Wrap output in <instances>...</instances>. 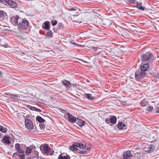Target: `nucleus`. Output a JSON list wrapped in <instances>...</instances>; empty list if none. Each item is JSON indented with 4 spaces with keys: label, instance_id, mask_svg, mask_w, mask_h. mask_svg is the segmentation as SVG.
Returning a JSON list of instances; mask_svg holds the SVG:
<instances>
[{
    "label": "nucleus",
    "instance_id": "nucleus-26",
    "mask_svg": "<svg viewBox=\"0 0 159 159\" xmlns=\"http://www.w3.org/2000/svg\"><path fill=\"white\" fill-rule=\"evenodd\" d=\"M70 149L71 151H75L78 150V149L74 145L70 147Z\"/></svg>",
    "mask_w": 159,
    "mask_h": 159
},
{
    "label": "nucleus",
    "instance_id": "nucleus-32",
    "mask_svg": "<svg viewBox=\"0 0 159 159\" xmlns=\"http://www.w3.org/2000/svg\"><path fill=\"white\" fill-rule=\"evenodd\" d=\"M79 153L82 154H86L88 153V152L86 151L85 150H81L79 152Z\"/></svg>",
    "mask_w": 159,
    "mask_h": 159
},
{
    "label": "nucleus",
    "instance_id": "nucleus-18",
    "mask_svg": "<svg viewBox=\"0 0 159 159\" xmlns=\"http://www.w3.org/2000/svg\"><path fill=\"white\" fill-rule=\"evenodd\" d=\"M61 83L65 86H70V83L69 81L65 80L62 81Z\"/></svg>",
    "mask_w": 159,
    "mask_h": 159
},
{
    "label": "nucleus",
    "instance_id": "nucleus-6",
    "mask_svg": "<svg viewBox=\"0 0 159 159\" xmlns=\"http://www.w3.org/2000/svg\"><path fill=\"white\" fill-rule=\"evenodd\" d=\"M25 122V126L28 129H32L33 128V125L31 120L26 119Z\"/></svg>",
    "mask_w": 159,
    "mask_h": 159
},
{
    "label": "nucleus",
    "instance_id": "nucleus-49",
    "mask_svg": "<svg viewBox=\"0 0 159 159\" xmlns=\"http://www.w3.org/2000/svg\"><path fill=\"white\" fill-rule=\"evenodd\" d=\"M0 77H2V74L1 72L0 71Z\"/></svg>",
    "mask_w": 159,
    "mask_h": 159
},
{
    "label": "nucleus",
    "instance_id": "nucleus-29",
    "mask_svg": "<svg viewBox=\"0 0 159 159\" xmlns=\"http://www.w3.org/2000/svg\"><path fill=\"white\" fill-rule=\"evenodd\" d=\"M17 154H18L20 156V155H22V154H25V152L23 151L20 149H19L17 150Z\"/></svg>",
    "mask_w": 159,
    "mask_h": 159
},
{
    "label": "nucleus",
    "instance_id": "nucleus-17",
    "mask_svg": "<svg viewBox=\"0 0 159 159\" xmlns=\"http://www.w3.org/2000/svg\"><path fill=\"white\" fill-rule=\"evenodd\" d=\"M85 97L87 99L91 100H93L95 99V98L92 96V95L90 94H86L85 95Z\"/></svg>",
    "mask_w": 159,
    "mask_h": 159
},
{
    "label": "nucleus",
    "instance_id": "nucleus-10",
    "mask_svg": "<svg viewBox=\"0 0 159 159\" xmlns=\"http://www.w3.org/2000/svg\"><path fill=\"white\" fill-rule=\"evenodd\" d=\"M149 63H147L145 64H143L140 67V70L142 71L145 72L148 69L149 67Z\"/></svg>",
    "mask_w": 159,
    "mask_h": 159
},
{
    "label": "nucleus",
    "instance_id": "nucleus-5",
    "mask_svg": "<svg viewBox=\"0 0 159 159\" xmlns=\"http://www.w3.org/2000/svg\"><path fill=\"white\" fill-rule=\"evenodd\" d=\"M155 147L152 144H147L145 145L144 149L146 152H153L155 149Z\"/></svg>",
    "mask_w": 159,
    "mask_h": 159
},
{
    "label": "nucleus",
    "instance_id": "nucleus-43",
    "mask_svg": "<svg viewBox=\"0 0 159 159\" xmlns=\"http://www.w3.org/2000/svg\"><path fill=\"white\" fill-rule=\"evenodd\" d=\"M90 146H88V147L86 148V151H88V152L90 151Z\"/></svg>",
    "mask_w": 159,
    "mask_h": 159
},
{
    "label": "nucleus",
    "instance_id": "nucleus-12",
    "mask_svg": "<svg viewBox=\"0 0 159 159\" xmlns=\"http://www.w3.org/2000/svg\"><path fill=\"white\" fill-rule=\"evenodd\" d=\"M58 159H70V157L68 155L64 153L59 155Z\"/></svg>",
    "mask_w": 159,
    "mask_h": 159
},
{
    "label": "nucleus",
    "instance_id": "nucleus-41",
    "mask_svg": "<svg viewBox=\"0 0 159 159\" xmlns=\"http://www.w3.org/2000/svg\"><path fill=\"white\" fill-rule=\"evenodd\" d=\"M80 143H75L74 145L76 147H78L79 148L80 146Z\"/></svg>",
    "mask_w": 159,
    "mask_h": 159
},
{
    "label": "nucleus",
    "instance_id": "nucleus-1",
    "mask_svg": "<svg viewBox=\"0 0 159 159\" xmlns=\"http://www.w3.org/2000/svg\"><path fill=\"white\" fill-rule=\"evenodd\" d=\"M29 26V21L25 18L23 19H21L20 21L19 22L18 26L19 29H27Z\"/></svg>",
    "mask_w": 159,
    "mask_h": 159
},
{
    "label": "nucleus",
    "instance_id": "nucleus-13",
    "mask_svg": "<svg viewBox=\"0 0 159 159\" xmlns=\"http://www.w3.org/2000/svg\"><path fill=\"white\" fill-rule=\"evenodd\" d=\"M117 120L116 117L115 116H112L110 118V121L111 124L114 125L116 124Z\"/></svg>",
    "mask_w": 159,
    "mask_h": 159
},
{
    "label": "nucleus",
    "instance_id": "nucleus-40",
    "mask_svg": "<svg viewBox=\"0 0 159 159\" xmlns=\"http://www.w3.org/2000/svg\"><path fill=\"white\" fill-rule=\"evenodd\" d=\"M61 111L62 113H64L65 115H67V113H68V112H67L66 110H63V109H61Z\"/></svg>",
    "mask_w": 159,
    "mask_h": 159
},
{
    "label": "nucleus",
    "instance_id": "nucleus-35",
    "mask_svg": "<svg viewBox=\"0 0 159 159\" xmlns=\"http://www.w3.org/2000/svg\"><path fill=\"white\" fill-rule=\"evenodd\" d=\"M10 97L12 99H14L16 98H17L18 97V96L16 94H12L11 95Z\"/></svg>",
    "mask_w": 159,
    "mask_h": 159
},
{
    "label": "nucleus",
    "instance_id": "nucleus-45",
    "mask_svg": "<svg viewBox=\"0 0 159 159\" xmlns=\"http://www.w3.org/2000/svg\"><path fill=\"white\" fill-rule=\"evenodd\" d=\"M39 126L41 129L44 128L45 127L44 125L42 124H40Z\"/></svg>",
    "mask_w": 159,
    "mask_h": 159
},
{
    "label": "nucleus",
    "instance_id": "nucleus-24",
    "mask_svg": "<svg viewBox=\"0 0 159 159\" xmlns=\"http://www.w3.org/2000/svg\"><path fill=\"white\" fill-rule=\"evenodd\" d=\"M125 126V124L122 122L120 123L118 125V128L120 129H123Z\"/></svg>",
    "mask_w": 159,
    "mask_h": 159
},
{
    "label": "nucleus",
    "instance_id": "nucleus-11",
    "mask_svg": "<svg viewBox=\"0 0 159 159\" xmlns=\"http://www.w3.org/2000/svg\"><path fill=\"white\" fill-rule=\"evenodd\" d=\"M69 121L71 123H74L76 121V118L73 116L69 113H67Z\"/></svg>",
    "mask_w": 159,
    "mask_h": 159
},
{
    "label": "nucleus",
    "instance_id": "nucleus-4",
    "mask_svg": "<svg viewBox=\"0 0 159 159\" xmlns=\"http://www.w3.org/2000/svg\"><path fill=\"white\" fill-rule=\"evenodd\" d=\"M145 75L146 72L139 69L136 71L135 74V79L139 81L140 80H142Z\"/></svg>",
    "mask_w": 159,
    "mask_h": 159
},
{
    "label": "nucleus",
    "instance_id": "nucleus-38",
    "mask_svg": "<svg viewBox=\"0 0 159 159\" xmlns=\"http://www.w3.org/2000/svg\"><path fill=\"white\" fill-rule=\"evenodd\" d=\"M25 154H22V155H20V159H25Z\"/></svg>",
    "mask_w": 159,
    "mask_h": 159
},
{
    "label": "nucleus",
    "instance_id": "nucleus-7",
    "mask_svg": "<svg viewBox=\"0 0 159 159\" xmlns=\"http://www.w3.org/2000/svg\"><path fill=\"white\" fill-rule=\"evenodd\" d=\"M20 19L18 16H13L11 18V21L12 24L15 26L18 25L19 22L20 21Z\"/></svg>",
    "mask_w": 159,
    "mask_h": 159
},
{
    "label": "nucleus",
    "instance_id": "nucleus-21",
    "mask_svg": "<svg viewBox=\"0 0 159 159\" xmlns=\"http://www.w3.org/2000/svg\"><path fill=\"white\" fill-rule=\"evenodd\" d=\"M141 105L143 107H146L148 104L144 100L141 101L140 103Z\"/></svg>",
    "mask_w": 159,
    "mask_h": 159
},
{
    "label": "nucleus",
    "instance_id": "nucleus-46",
    "mask_svg": "<svg viewBox=\"0 0 159 159\" xmlns=\"http://www.w3.org/2000/svg\"><path fill=\"white\" fill-rule=\"evenodd\" d=\"M156 112L159 113V107H157L156 109Z\"/></svg>",
    "mask_w": 159,
    "mask_h": 159
},
{
    "label": "nucleus",
    "instance_id": "nucleus-8",
    "mask_svg": "<svg viewBox=\"0 0 159 159\" xmlns=\"http://www.w3.org/2000/svg\"><path fill=\"white\" fill-rule=\"evenodd\" d=\"M4 1L13 8H16L17 7L16 3L11 0H4Z\"/></svg>",
    "mask_w": 159,
    "mask_h": 159
},
{
    "label": "nucleus",
    "instance_id": "nucleus-20",
    "mask_svg": "<svg viewBox=\"0 0 159 159\" xmlns=\"http://www.w3.org/2000/svg\"><path fill=\"white\" fill-rule=\"evenodd\" d=\"M36 120L39 122L42 123L45 121V120L41 117L38 116L36 117Z\"/></svg>",
    "mask_w": 159,
    "mask_h": 159
},
{
    "label": "nucleus",
    "instance_id": "nucleus-30",
    "mask_svg": "<svg viewBox=\"0 0 159 159\" xmlns=\"http://www.w3.org/2000/svg\"><path fill=\"white\" fill-rule=\"evenodd\" d=\"M6 14V13L2 11H0V17H3Z\"/></svg>",
    "mask_w": 159,
    "mask_h": 159
},
{
    "label": "nucleus",
    "instance_id": "nucleus-27",
    "mask_svg": "<svg viewBox=\"0 0 159 159\" xmlns=\"http://www.w3.org/2000/svg\"><path fill=\"white\" fill-rule=\"evenodd\" d=\"M0 131L2 132L5 133L7 132V129L6 128H4L2 126H0Z\"/></svg>",
    "mask_w": 159,
    "mask_h": 159
},
{
    "label": "nucleus",
    "instance_id": "nucleus-44",
    "mask_svg": "<svg viewBox=\"0 0 159 159\" xmlns=\"http://www.w3.org/2000/svg\"><path fill=\"white\" fill-rule=\"evenodd\" d=\"M129 2L131 3H134L136 1V0H128Z\"/></svg>",
    "mask_w": 159,
    "mask_h": 159
},
{
    "label": "nucleus",
    "instance_id": "nucleus-22",
    "mask_svg": "<svg viewBox=\"0 0 159 159\" xmlns=\"http://www.w3.org/2000/svg\"><path fill=\"white\" fill-rule=\"evenodd\" d=\"M146 109L149 111H151L153 109V107L149 104L146 107Z\"/></svg>",
    "mask_w": 159,
    "mask_h": 159
},
{
    "label": "nucleus",
    "instance_id": "nucleus-15",
    "mask_svg": "<svg viewBox=\"0 0 159 159\" xmlns=\"http://www.w3.org/2000/svg\"><path fill=\"white\" fill-rule=\"evenodd\" d=\"M3 142L6 144H9L11 143L9 138L7 136H4L3 138Z\"/></svg>",
    "mask_w": 159,
    "mask_h": 159
},
{
    "label": "nucleus",
    "instance_id": "nucleus-2",
    "mask_svg": "<svg viewBox=\"0 0 159 159\" xmlns=\"http://www.w3.org/2000/svg\"><path fill=\"white\" fill-rule=\"evenodd\" d=\"M141 58L143 61H146L148 63L150 62L155 59V57L152 53H147L145 54H143L141 56Z\"/></svg>",
    "mask_w": 159,
    "mask_h": 159
},
{
    "label": "nucleus",
    "instance_id": "nucleus-9",
    "mask_svg": "<svg viewBox=\"0 0 159 159\" xmlns=\"http://www.w3.org/2000/svg\"><path fill=\"white\" fill-rule=\"evenodd\" d=\"M132 156V155L130 153V151H128L124 153L123 154V159H129Z\"/></svg>",
    "mask_w": 159,
    "mask_h": 159
},
{
    "label": "nucleus",
    "instance_id": "nucleus-42",
    "mask_svg": "<svg viewBox=\"0 0 159 159\" xmlns=\"http://www.w3.org/2000/svg\"><path fill=\"white\" fill-rule=\"evenodd\" d=\"M34 111H38V112H41V109H39L38 108H36L35 107V108Z\"/></svg>",
    "mask_w": 159,
    "mask_h": 159
},
{
    "label": "nucleus",
    "instance_id": "nucleus-19",
    "mask_svg": "<svg viewBox=\"0 0 159 159\" xmlns=\"http://www.w3.org/2000/svg\"><path fill=\"white\" fill-rule=\"evenodd\" d=\"M77 123L80 126H82L84 125V121L80 119H77Z\"/></svg>",
    "mask_w": 159,
    "mask_h": 159
},
{
    "label": "nucleus",
    "instance_id": "nucleus-50",
    "mask_svg": "<svg viewBox=\"0 0 159 159\" xmlns=\"http://www.w3.org/2000/svg\"><path fill=\"white\" fill-rule=\"evenodd\" d=\"M76 10V9L73 8H71V10L72 11H74Z\"/></svg>",
    "mask_w": 159,
    "mask_h": 159
},
{
    "label": "nucleus",
    "instance_id": "nucleus-48",
    "mask_svg": "<svg viewBox=\"0 0 159 159\" xmlns=\"http://www.w3.org/2000/svg\"><path fill=\"white\" fill-rule=\"evenodd\" d=\"M4 0H0V3H4Z\"/></svg>",
    "mask_w": 159,
    "mask_h": 159
},
{
    "label": "nucleus",
    "instance_id": "nucleus-47",
    "mask_svg": "<svg viewBox=\"0 0 159 159\" xmlns=\"http://www.w3.org/2000/svg\"><path fill=\"white\" fill-rule=\"evenodd\" d=\"M79 59V60L81 62H84L87 63L86 62L84 61L83 60H82V59Z\"/></svg>",
    "mask_w": 159,
    "mask_h": 159
},
{
    "label": "nucleus",
    "instance_id": "nucleus-16",
    "mask_svg": "<svg viewBox=\"0 0 159 159\" xmlns=\"http://www.w3.org/2000/svg\"><path fill=\"white\" fill-rule=\"evenodd\" d=\"M152 73L153 76L155 79H158L159 78V73L157 70H154V72L152 71Z\"/></svg>",
    "mask_w": 159,
    "mask_h": 159
},
{
    "label": "nucleus",
    "instance_id": "nucleus-36",
    "mask_svg": "<svg viewBox=\"0 0 159 159\" xmlns=\"http://www.w3.org/2000/svg\"><path fill=\"white\" fill-rule=\"evenodd\" d=\"M47 34L50 37H52V34L51 31H49L47 32Z\"/></svg>",
    "mask_w": 159,
    "mask_h": 159
},
{
    "label": "nucleus",
    "instance_id": "nucleus-52",
    "mask_svg": "<svg viewBox=\"0 0 159 159\" xmlns=\"http://www.w3.org/2000/svg\"><path fill=\"white\" fill-rule=\"evenodd\" d=\"M2 136V134H0V138H1Z\"/></svg>",
    "mask_w": 159,
    "mask_h": 159
},
{
    "label": "nucleus",
    "instance_id": "nucleus-31",
    "mask_svg": "<svg viewBox=\"0 0 159 159\" xmlns=\"http://www.w3.org/2000/svg\"><path fill=\"white\" fill-rule=\"evenodd\" d=\"M51 23L53 26H55L57 23V21L55 20H52L51 21Z\"/></svg>",
    "mask_w": 159,
    "mask_h": 159
},
{
    "label": "nucleus",
    "instance_id": "nucleus-25",
    "mask_svg": "<svg viewBox=\"0 0 159 159\" xmlns=\"http://www.w3.org/2000/svg\"><path fill=\"white\" fill-rule=\"evenodd\" d=\"M31 151H32V149L31 148H30L29 147H27L26 148V152H25L26 154L27 155H28L30 153H31Z\"/></svg>",
    "mask_w": 159,
    "mask_h": 159
},
{
    "label": "nucleus",
    "instance_id": "nucleus-34",
    "mask_svg": "<svg viewBox=\"0 0 159 159\" xmlns=\"http://www.w3.org/2000/svg\"><path fill=\"white\" fill-rule=\"evenodd\" d=\"M27 107L28 108H29L30 109L32 110H33V111L34 110V109H35V107H32L29 105H28L27 106Z\"/></svg>",
    "mask_w": 159,
    "mask_h": 159
},
{
    "label": "nucleus",
    "instance_id": "nucleus-39",
    "mask_svg": "<svg viewBox=\"0 0 159 159\" xmlns=\"http://www.w3.org/2000/svg\"><path fill=\"white\" fill-rule=\"evenodd\" d=\"M58 26L59 27V29H61L63 27V24L61 23H59L58 24Z\"/></svg>",
    "mask_w": 159,
    "mask_h": 159
},
{
    "label": "nucleus",
    "instance_id": "nucleus-23",
    "mask_svg": "<svg viewBox=\"0 0 159 159\" xmlns=\"http://www.w3.org/2000/svg\"><path fill=\"white\" fill-rule=\"evenodd\" d=\"M141 5V3H138L137 4V7L139 9L143 11L144 10L145 8L144 7H142Z\"/></svg>",
    "mask_w": 159,
    "mask_h": 159
},
{
    "label": "nucleus",
    "instance_id": "nucleus-3",
    "mask_svg": "<svg viewBox=\"0 0 159 159\" xmlns=\"http://www.w3.org/2000/svg\"><path fill=\"white\" fill-rule=\"evenodd\" d=\"M42 152L44 154L49 156L53 155L54 153V151L47 144H45L43 146Z\"/></svg>",
    "mask_w": 159,
    "mask_h": 159
},
{
    "label": "nucleus",
    "instance_id": "nucleus-14",
    "mask_svg": "<svg viewBox=\"0 0 159 159\" xmlns=\"http://www.w3.org/2000/svg\"><path fill=\"white\" fill-rule=\"evenodd\" d=\"M44 25L43 24L42 26L43 29L48 30L49 29V22L48 21H46L44 23Z\"/></svg>",
    "mask_w": 159,
    "mask_h": 159
},
{
    "label": "nucleus",
    "instance_id": "nucleus-33",
    "mask_svg": "<svg viewBox=\"0 0 159 159\" xmlns=\"http://www.w3.org/2000/svg\"><path fill=\"white\" fill-rule=\"evenodd\" d=\"M15 148L17 151L18 150L20 149V144L19 143H16L15 145Z\"/></svg>",
    "mask_w": 159,
    "mask_h": 159
},
{
    "label": "nucleus",
    "instance_id": "nucleus-28",
    "mask_svg": "<svg viewBox=\"0 0 159 159\" xmlns=\"http://www.w3.org/2000/svg\"><path fill=\"white\" fill-rule=\"evenodd\" d=\"M86 147V145L85 143H80V146L79 148L81 149H84Z\"/></svg>",
    "mask_w": 159,
    "mask_h": 159
},
{
    "label": "nucleus",
    "instance_id": "nucleus-51",
    "mask_svg": "<svg viewBox=\"0 0 159 159\" xmlns=\"http://www.w3.org/2000/svg\"><path fill=\"white\" fill-rule=\"evenodd\" d=\"M71 43L72 44H75V43H74V42H73V41H71Z\"/></svg>",
    "mask_w": 159,
    "mask_h": 159
},
{
    "label": "nucleus",
    "instance_id": "nucleus-37",
    "mask_svg": "<svg viewBox=\"0 0 159 159\" xmlns=\"http://www.w3.org/2000/svg\"><path fill=\"white\" fill-rule=\"evenodd\" d=\"M105 121L106 123L109 124L110 122V118L109 119L108 118H107L106 119Z\"/></svg>",
    "mask_w": 159,
    "mask_h": 159
}]
</instances>
